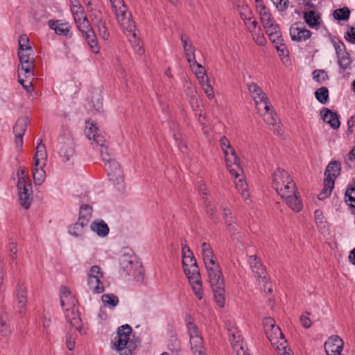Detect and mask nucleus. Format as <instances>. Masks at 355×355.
I'll list each match as a JSON object with an SVG mask.
<instances>
[{"label":"nucleus","mask_w":355,"mask_h":355,"mask_svg":"<svg viewBox=\"0 0 355 355\" xmlns=\"http://www.w3.org/2000/svg\"><path fill=\"white\" fill-rule=\"evenodd\" d=\"M201 251L215 301L220 307H223L225 302V283L220 267L216 262V257L209 243H202Z\"/></svg>","instance_id":"1"},{"label":"nucleus","mask_w":355,"mask_h":355,"mask_svg":"<svg viewBox=\"0 0 355 355\" xmlns=\"http://www.w3.org/2000/svg\"><path fill=\"white\" fill-rule=\"evenodd\" d=\"M112 12H114L118 23L128 37L135 51L139 55L144 53L137 36V30L132 15L128 12L123 0H112Z\"/></svg>","instance_id":"2"},{"label":"nucleus","mask_w":355,"mask_h":355,"mask_svg":"<svg viewBox=\"0 0 355 355\" xmlns=\"http://www.w3.org/2000/svg\"><path fill=\"white\" fill-rule=\"evenodd\" d=\"M119 272L121 277L127 278L140 277L144 273V268L139 259L135 255L133 250L129 248H124L119 257Z\"/></svg>","instance_id":"3"},{"label":"nucleus","mask_w":355,"mask_h":355,"mask_svg":"<svg viewBox=\"0 0 355 355\" xmlns=\"http://www.w3.org/2000/svg\"><path fill=\"white\" fill-rule=\"evenodd\" d=\"M98 128L89 121H86L85 135L88 139L93 140L100 146V151L103 161L108 168L111 166V155L109 146L105 145L104 137L98 135Z\"/></svg>","instance_id":"4"},{"label":"nucleus","mask_w":355,"mask_h":355,"mask_svg":"<svg viewBox=\"0 0 355 355\" xmlns=\"http://www.w3.org/2000/svg\"><path fill=\"white\" fill-rule=\"evenodd\" d=\"M75 304L76 303H69V304H67L62 308L66 320L71 326L75 327L80 335H86L87 328L83 324L79 311Z\"/></svg>","instance_id":"5"},{"label":"nucleus","mask_w":355,"mask_h":355,"mask_svg":"<svg viewBox=\"0 0 355 355\" xmlns=\"http://www.w3.org/2000/svg\"><path fill=\"white\" fill-rule=\"evenodd\" d=\"M78 30L82 33L88 45L94 53L98 52V46L96 34L87 19H83L75 22Z\"/></svg>","instance_id":"6"},{"label":"nucleus","mask_w":355,"mask_h":355,"mask_svg":"<svg viewBox=\"0 0 355 355\" xmlns=\"http://www.w3.org/2000/svg\"><path fill=\"white\" fill-rule=\"evenodd\" d=\"M19 65L18 71H24L26 77L33 76L32 70L35 64L34 51L32 47H26L21 51H18Z\"/></svg>","instance_id":"7"},{"label":"nucleus","mask_w":355,"mask_h":355,"mask_svg":"<svg viewBox=\"0 0 355 355\" xmlns=\"http://www.w3.org/2000/svg\"><path fill=\"white\" fill-rule=\"evenodd\" d=\"M132 331V327L127 324L121 325L118 328V339L112 343V348L116 351L119 355L125 354V349L130 341Z\"/></svg>","instance_id":"8"},{"label":"nucleus","mask_w":355,"mask_h":355,"mask_svg":"<svg viewBox=\"0 0 355 355\" xmlns=\"http://www.w3.org/2000/svg\"><path fill=\"white\" fill-rule=\"evenodd\" d=\"M331 42L336 50L340 69L344 71L346 69H350L352 59L350 54L347 51L345 44L336 37L333 38Z\"/></svg>","instance_id":"9"},{"label":"nucleus","mask_w":355,"mask_h":355,"mask_svg":"<svg viewBox=\"0 0 355 355\" xmlns=\"http://www.w3.org/2000/svg\"><path fill=\"white\" fill-rule=\"evenodd\" d=\"M248 89L259 112H261L262 110L266 111L270 110V102L266 94L257 83H251L248 84Z\"/></svg>","instance_id":"10"},{"label":"nucleus","mask_w":355,"mask_h":355,"mask_svg":"<svg viewBox=\"0 0 355 355\" xmlns=\"http://www.w3.org/2000/svg\"><path fill=\"white\" fill-rule=\"evenodd\" d=\"M60 139L59 155L62 162H67L70 160L75 153L74 141L70 132L64 137L61 136Z\"/></svg>","instance_id":"11"},{"label":"nucleus","mask_w":355,"mask_h":355,"mask_svg":"<svg viewBox=\"0 0 355 355\" xmlns=\"http://www.w3.org/2000/svg\"><path fill=\"white\" fill-rule=\"evenodd\" d=\"M112 183L116 189V196L123 197L125 193V183L123 172L117 162L112 160Z\"/></svg>","instance_id":"12"},{"label":"nucleus","mask_w":355,"mask_h":355,"mask_svg":"<svg viewBox=\"0 0 355 355\" xmlns=\"http://www.w3.org/2000/svg\"><path fill=\"white\" fill-rule=\"evenodd\" d=\"M18 196L20 205L25 209H28L33 200L32 187L30 182H19L17 184Z\"/></svg>","instance_id":"13"},{"label":"nucleus","mask_w":355,"mask_h":355,"mask_svg":"<svg viewBox=\"0 0 355 355\" xmlns=\"http://www.w3.org/2000/svg\"><path fill=\"white\" fill-rule=\"evenodd\" d=\"M48 26L59 36L65 37L67 39H71L73 37L71 26L65 20L50 19L48 21Z\"/></svg>","instance_id":"14"},{"label":"nucleus","mask_w":355,"mask_h":355,"mask_svg":"<svg viewBox=\"0 0 355 355\" xmlns=\"http://www.w3.org/2000/svg\"><path fill=\"white\" fill-rule=\"evenodd\" d=\"M224 155L230 172L237 178L240 175L239 172L243 173V169L235 150L234 149L229 151L225 150Z\"/></svg>","instance_id":"15"},{"label":"nucleus","mask_w":355,"mask_h":355,"mask_svg":"<svg viewBox=\"0 0 355 355\" xmlns=\"http://www.w3.org/2000/svg\"><path fill=\"white\" fill-rule=\"evenodd\" d=\"M324 351L327 355H343L344 342L338 336H331L324 343Z\"/></svg>","instance_id":"16"},{"label":"nucleus","mask_w":355,"mask_h":355,"mask_svg":"<svg viewBox=\"0 0 355 355\" xmlns=\"http://www.w3.org/2000/svg\"><path fill=\"white\" fill-rule=\"evenodd\" d=\"M311 35L312 33L300 21L294 23L290 27V35L293 41H306L311 37Z\"/></svg>","instance_id":"17"},{"label":"nucleus","mask_w":355,"mask_h":355,"mask_svg":"<svg viewBox=\"0 0 355 355\" xmlns=\"http://www.w3.org/2000/svg\"><path fill=\"white\" fill-rule=\"evenodd\" d=\"M27 117L19 118L13 127V133L15 137V144L17 147L21 148L23 146V137L28 124Z\"/></svg>","instance_id":"18"},{"label":"nucleus","mask_w":355,"mask_h":355,"mask_svg":"<svg viewBox=\"0 0 355 355\" xmlns=\"http://www.w3.org/2000/svg\"><path fill=\"white\" fill-rule=\"evenodd\" d=\"M341 171V163L337 160L331 161L324 171V182L329 181L334 185L335 180L338 177Z\"/></svg>","instance_id":"19"},{"label":"nucleus","mask_w":355,"mask_h":355,"mask_svg":"<svg viewBox=\"0 0 355 355\" xmlns=\"http://www.w3.org/2000/svg\"><path fill=\"white\" fill-rule=\"evenodd\" d=\"M182 266L187 277L196 275V277L198 275V273H200L199 268L197 265L193 254L191 256L183 255Z\"/></svg>","instance_id":"20"},{"label":"nucleus","mask_w":355,"mask_h":355,"mask_svg":"<svg viewBox=\"0 0 355 355\" xmlns=\"http://www.w3.org/2000/svg\"><path fill=\"white\" fill-rule=\"evenodd\" d=\"M229 336L232 347L236 352L237 355H239L240 351H247L246 345L244 343L239 331L236 329H230Z\"/></svg>","instance_id":"21"},{"label":"nucleus","mask_w":355,"mask_h":355,"mask_svg":"<svg viewBox=\"0 0 355 355\" xmlns=\"http://www.w3.org/2000/svg\"><path fill=\"white\" fill-rule=\"evenodd\" d=\"M249 263L251 269L257 279H261L263 283L267 282L266 277V269L263 265L258 260L256 255H252L249 257Z\"/></svg>","instance_id":"22"},{"label":"nucleus","mask_w":355,"mask_h":355,"mask_svg":"<svg viewBox=\"0 0 355 355\" xmlns=\"http://www.w3.org/2000/svg\"><path fill=\"white\" fill-rule=\"evenodd\" d=\"M320 115L324 122L329 124L331 128L337 130L340 125L338 115L330 109L324 107L320 111Z\"/></svg>","instance_id":"23"},{"label":"nucleus","mask_w":355,"mask_h":355,"mask_svg":"<svg viewBox=\"0 0 355 355\" xmlns=\"http://www.w3.org/2000/svg\"><path fill=\"white\" fill-rule=\"evenodd\" d=\"M291 179L289 173L283 168H277L272 174V187L274 189H278L279 186H283L285 182Z\"/></svg>","instance_id":"24"},{"label":"nucleus","mask_w":355,"mask_h":355,"mask_svg":"<svg viewBox=\"0 0 355 355\" xmlns=\"http://www.w3.org/2000/svg\"><path fill=\"white\" fill-rule=\"evenodd\" d=\"M47 160V153L45 145L42 141L37 145L35 153L33 157V164L35 166H46Z\"/></svg>","instance_id":"25"},{"label":"nucleus","mask_w":355,"mask_h":355,"mask_svg":"<svg viewBox=\"0 0 355 355\" xmlns=\"http://www.w3.org/2000/svg\"><path fill=\"white\" fill-rule=\"evenodd\" d=\"M263 28L268 35L269 40L273 44H279L280 42L279 41L282 39V35L278 24L275 21Z\"/></svg>","instance_id":"26"},{"label":"nucleus","mask_w":355,"mask_h":355,"mask_svg":"<svg viewBox=\"0 0 355 355\" xmlns=\"http://www.w3.org/2000/svg\"><path fill=\"white\" fill-rule=\"evenodd\" d=\"M277 193L284 198H287L288 196L294 194L297 192V189L295 186V182L290 179L287 182L283 184V186H279L278 189H275Z\"/></svg>","instance_id":"27"},{"label":"nucleus","mask_w":355,"mask_h":355,"mask_svg":"<svg viewBox=\"0 0 355 355\" xmlns=\"http://www.w3.org/2000/svg\"><path fill=\"white\" fill-rule=\"evenodd\" d=\"M98 330L102 334H106L109 331L108 313L107 312V306H101L98 314Z\"/></svg>","instance_id":"28"},{"label":"nucleus","mask_w":355,"mask_h":355,"mask_svg":"<svg viewBox=\"0 0 355 355\" xmlns=\"http://www.w3.org/2000/svg\"><path fill=\"white\" fill-rule=\"evenodd\" d=\"M90 229L100 237H105L109 234L110 228L103 220H96L90 225Z\"/></svg>","instance_id":"29"},{"label":"nucleus","mask_w":355,"mask_h":355,"mask_svg":"<svg viewBox=\"0 0 355 355\" xmlns=\"http://www.w3.org/2000/svg\"><path fill=\"white\" fill-rule=\"evenodd\" d=\"M87 285L89 289L96 294H100L104 292L105 288L101 279L87 274Z\"/></svg>","instance_id":"30"},{"label":"nucleus","mask_w":355,"mask_h":355,"mask_svg":"<svg viewBox=\"0 0 355 355\" xmlns=\"http://www.w3.org/2000/svg\"><path fill=\"white\" fill-rule=\"evenodd\" d=\"M87 226L88 225L78 220L76 223L69 226V234L74 237H80L85 233Z\"/></svg>","instance_id":"31"},{"label":"nucleus","mask_w":355,"mask_h":355,"mask_svg":"<svg viewBox=\"0 0 355 355\" xmlns=\"http://www.w3.org/2000/svg\"><path fill=\"white\" fill-rule=\"evenodd\" d=\"M263 324L267 334L272 335L273 337L283 336V333L280 328L275 325V321L272 318H266L263 321Z\"/></svg>","instance_id":"32"},{"label":"nucleus","mask_w":355,"mask_h":355,"mask_svg":"<svg viewBox=\"0 0 355 355\" xmlns=\"http://www.w3.org/2000/svg\"><path fill=\"white\" fill-rule=\"evenodd\" d=\"M187 277L189 280L190 284L192 285V289L195 295L198 299L201 300L203 296V292L200 273H198V275L196 277V275H190Z\"/></svg>","instance_id":"33"},{"label":"nucleus","mask_w":355,"mask_h":355,"mask_svg":"<svg viewBox=\"0 0 355 355\" xmlns=\"http://www.w3.org/2000/svg\"><path fill=\"white\" fill-rule=\"evenodd\" d=\"M191 349L195 355H205L202 337L198 336L190 338Z\"/></svg>","instance_id":"34"},{"label":"nucleus","mask_w":355,"mask_h":355,"mask_svg":"<svg viewBox=\"0 0 355 355\" xmlns=\"http://www.w3.org/2000/svg\"><path fill=\"white\" fill-rule=\"evenodd\" d=\"M304 19L310 28H315L320 25V16L313 10L304 12Z\"/></svg>","instance_id":"35"},{"label":"nucleus","mask_w":355,"mask_h":355,"mask_svg":"<svg viewBox=\"0 0 355 355\" xmlns=\"http://www.w3.org/2000/svg\"><path fill=\"white\" fill-rule=\"evenodd\" d=\"M268 338L272 344H275V343H273V340L275 339L277 340V343L281 342L280 346H282V348H279V346H277L276 347V349L279 355H291L289 352L290 349H288V351L286 350V340H285L284 335L283 336L273 337L272 335H269L268 334Z\"/></svg>","instance_id":"36"},{"label":"nucleus","mask_w":355,"mask_h":355,"mask_svg":"<svg viewBox=\"0 0 355 355\" xmlns=\"http://www.w3.org/2000/svg\"><path fill=\"white\" fill-rule=\"evenodd\" d=\"M186 326L189 339L193 337L200 336V332L198 327L194 324V320L190 315H186Z\"/></svg>","instance_id":"37"},{"label":"nucleus","mask_w":355,"mask_h":355,"mask_svg":"<svg viewBox=\"0 0 355 355\" xmlns=\"http://www.w3.org/2000/svg\"><path fill=\"white\" fill-rule=\"evenodd\" d=\"M76 300L71 295L70 291L65 286L60 288V304L62 308L69 303H76Z\"/></svg>","instance_id":"38"},{"label":"nucleus","mask_w":355,"mask_h":355,"mask_svg":"<svg viewBox=\"0 0 355 355\" xmlns=\"http://www.w3.org/2000/svg\"><path fill=\"white\" fill-rule=\"evenodd\" d=\"M33 178L35 184L41 185L45 180L46 172L44 170L45 166H35L33 165Z\"/></svg>","instance_id":"39"},{"label":"nucleus","mask_w":355,"mask_h":355,"mask_svg":"<svg viewBox=\"0 0 355 355\" xmlns=\"http://www.w3.org/2000/svg\"><path fill=\"white\" fill-rule=\"evenodd\" d=\"M132 338L130 339L128 345L125 349V355H132L135 349L140 346L141 339L139 336H137L136 333L131 334Z\"/></svg>","instance_id":"40"},{"label":"nucleus","mask_w":355,"mask_h":355,"mask_svg":"<svg viewBox=\"0 0 355 355\" xmlns=\"http://www.w3.org/2000/svg\"><path fill=\"white\" fill-rule=\"evenodd\" d=\"M92 207L88 205H83L80 208L78 220L88 225L92 218Z\"/></svg>","instance_id":"41"},{"label":"nucleus","mask_w":355,"mask_h":355,"mask_svg":"<svg viewBox=\"0 0 355 355\" xmlns=\"http://www.w3.org/2000/svg\"><path fill=\"white\" fill-rule=\"evenodd\" d=\"M286 202L289 207L295 211H300L302 208L301 200L297 196L296 192L286 198Z\"/></svg>","instance_id":"42"},{"label":"nucleus","mask_w":355,"mask_h":355,"mask_svg":"<svg viewBox=\"0 0 355 355\" xmlns=\"http://www.w3.org/2000/svg\"><path fill=\"white\" fill-rule=\"evenodd\" d=\"M315 96L321 104H326L329 101V89L326 87H322L315 90Z\"/></svg>","instance_id":"43"},{"label":"nucleus","mask_w":355,"mask_h":355,"mask_svg":"<svg viewBox=\"0 0 355 355\" xmlns=\"http://www.w3.org/2000/svg\"><path fill=\"white\" fill-rule=\"evenodd\" d=\"M333 15L336 20L345 21L347 20L349 17L350 10L347 7L338 8L334 11Z\"/></svg>","instance_id":"44"},{"label":"nucleus","mask_w":355,"mask_h":355,"mask_svg":"<svg viewBox=\"0 0 355 355\" xmlns=\"http://www.w3.org/2000/svg\"><path fill=\"white\" fill-rule=\"evenodd\" d=\"M345 201L349 202L352 211L355 214V188L348 187L345 193Z\"/></svg>","instance_id":"45"},{"label":"nucleus","mask_w":355,"mask_h":355,"mask_svg":"<svg viewBox=\"0 0 355 355\" xmlns=\"http://www.w3.org/2000/svg\"><path fill=\"white\" fill-rule=\"evenodd\" d=\"M71 11L75 22L83 19L84 17H86L84 9L80 4L71 6Z\"/></svg>","instance_id":"46"},{"label":"nucleus","mask_w":355,"mask_h":355,"mask_svg":"<svg viewBox=\"0 0 355 355\" xmlns=\"http://www.w3.org/2000/svg\"><path fill=\"white\" fill-rule=\"evenodd\" d=\"M265 113L263 114L264 116L265 121L268 124L271 125H275L277 124V122L279 120V118L277 115V114L274 112L273 110L271 109L270 107V110L266 111L264 110ZM262 114V113H261Z\"/></svg>","instance_id":"47"},{"label":"nucleus","mask_w":355,"mask_h":355,"mask_svg":"<svg viewBox=\"0 0 355 355\" xmlns=\"http://www.w3.org/2000/svg\"><path fill=\"white\" fill-rule=\"evenodd\" d=\"M314 216L318 228L320 230L325 229L327 221L324 219L322 211L320 209H316L314 212Z\"/></svg>","instance_id":"48"},{"label":"nucleus","mask_w":355,"mask_h":355,"mask_svg":"<svg viewBox=\"0 0 355 355\" xmlns=\"http://www.w3.org/2000/svg\"><path fill=\"white\" fill-rule=\"evenodd\" d=\"M96 25L98 28L99 35L103 40H107L110 37V33L106 26L105 21L103 19H100Z\"/></svg>","instance_id":"49"},{"label":"nucleus","mask_w":355,"mask_h":355,"mask_svg":"<svg viewBox=\"0 0 355 355\" xmlns=\"http://www.w3.org/2000/svg\"><path fill=\"white\" fill-rule=\"evenodd\" d=\"M334 187V185H333L332 183L329 181L327 182L324 181V188L322 191L318 194V198L322 200L329 197Z\"/></svg>","instance_id":"50"},{"label":"nucleus","mask_w":355,"mask_h":355,"mask_svg":"<svg viewBox=\"0 0 355 355\" xmlns=\"http://www.w3.org/2000/svg\"><path fill=\"white\" fill-rule=\"evenodd\" d=\"M313 78L318 83H322L329 79V76L326 71L323 69H315L313 71Z\"/></svg>","instance_id":"51"},{"label":"nucleus","mask_w":355,"mask_h":355,"mask_svg":"<svg viewBox=\"0 0 355 355\" xmlns=\"http://www.w3.org/2000/svg\"><path fill=\"white\" fill-rule=\"evenodd\" d=\"M86 7L87 10L92 12L90 17H92V20L94 22V24H96L100 19H102V14L101 11L95 8H93L92 3L90 1H88V3L86 5Z\"/></svg>","instance_id":"52"},{"label":"nucleus","mask_w":355,"mask_h":355,"mask_svg":"<svg viewBox=\"0 0 355 355\" xmlns=\"http://www.w3.org/2000/svg\"><path fill=\"white\" fill-rule=\"evenodd\" d=\"M168 349L174 355H178L181 349L178 339L176 338H171L168 344Z\"/></svg>","instance_id":"53"},{"label":"nucleus","mask_w":355,"mask_h":355,"mask_svg":"<svg viewBox=\"0 0 355 355\" xmlns=\"http://www.w3.org/2000/svg\"><path fill=\"white\" fill-rule=\"evenodd\" d=\"M223 217L226 226L236 222V218L232 216V211L227 207L223 208Z\"/></svg>","instance_id":"54"},{"label":"nucleus","mask_w":355,"mask_h":355,"mask_svg":"<svg viewBox=\"0 0 355 355\" xmlns=\"http://www.w3.org/2000/svg\"><path fill=\"white\" fill-rule=\"evenodd\" d=\"M236 189L239 190V191L241 192V194L244 200H247L250 194L248 191H246L247 189V184L245 181H243L241 179H240L238 182L235 183Z\"/></svg>","instance_id":"55"},{"label":"nucleus","mask_w":355,"mask_h":355,"mask_svg":"<svg viewBox=\"0 0 355 355\" xmlns=\"http://www.w3.org/2000/svg\"><path fill=\"white\" fill-rule=\"evenodd\" d=\"M259 15L263 27L275 22L271 13L268 10L260 11Z\"/></svg>","instance_id":"56"},{"label":"nucleus","mask_w":355,"mask_h":355,"mask_svg":"<svg viewBox=\"0 0 355 355\" xmlns=\"http://www.w3.org/2000/svg\"><path fill=\"white\" fill-rule=\"evenodd\" d=\"M17 307L19 308V313L24 315L26 313V306L27 303L26 296L20 295L17 297Z\"/></svg>","instance_id":"57"},{"label":"nucleus","mask_w":355,"mask_h":355,"mask_svg":"<svg viewBox=\"0 0 355 355\" xmlns=\"http://www.w3.org/2000/svg\"><path fill=\"white\" fill-rule=\"evenodd\" d=\"M6 319H7L6 315L0 316V325H1L0 333L4 337L8 336L10 333V330L9 327L6 325Z\"/></svg>","instance_id":"58"},{"label":"nucleus","mask_w":355,"mask_h":355,"mask_svg":"<svg viewBox=\"0 0 355 355\" xmlns=\"http://www.w3.org/2000/svg\"><path fill=\"white\" fill-rule=\"evenodd\" d=\"M252 35L253 36V39L258 45H264V44L266 42V40L264 37L261 28L260 27H258V30L256 32V35H254V33H252Z\"/></svg>","instance_id":"59"},{"label":"nucleus","mask_w":355,"mask_h":355,"mask_svg":"<svg viewBox=\"0 0 355 355\" xmlns=\"http://www.w3.org/2000/svg\"><path fill=\"white\" fill-rule=\"evenodd\" d=\"M17 182H19L20 181L22 182H30V179L28 175L26 173V168L24 166H21L19 168L17 173Z\"/></svg>","instance_id":"60"},{"label":"nucleus","mask_w":355,"mask_h":355,"mask_svg":"<svg viewBox=\"0 0 355 355\" xmlns=\"http://www.w3.org/2000/svg\"><path fill=\"white\" fill-rule=\"evenodd\" d=\"M17 243L10 241L8 244V251L10 252V258L12 261H16L17 259Z\"/></svg>","instance_id":"61"},{"label":"nucleus","mask_w":355,"mask_h":355,"mask_svg":"<svg viewBox=\"0 0 355 355\" xmlns=\"http://www.w3.org/2000/svg\"><path fill=\"white\" fill-rule=\"evenodd\" d=\"M205 205L207 207L206 211L209 218L214 222H217V217H216V210L214 207H211V202L205 200Z\"/></svg>","instance_id":"62"},{"label":"nucleus","mask_w":355,"mask_h":355,"mask_svg":"<svg viewBox=\"0 0 355 355\" xmlns=\"http://www.w3.org/2000/svg\"><path fill=\"white\" fill-rule=\"evenodd\" d=\"M30 40L26 35H21L18 40L19 43V49L18 51H21V49H24L26 47H32L29 44Z\"/></svg>","instance_id":"63"},{"label":"nucleus","mask_w":355,"mask_h":355,"mask_svg":"<svg viewBox=\"0 0 355 355\" xmlns=\"http://www.w3.org/2000/svg\"><path fill=\"white\" fill-rule=\"evenodd\" d=\"M345 39L349 43L355 44V26H350L345 35Z\"/></svg>","instance_id":"64"}]
</instances>
